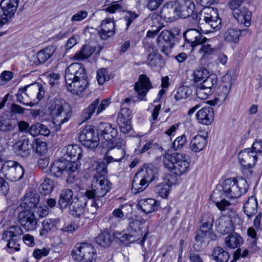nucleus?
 <instances>
[{
    "mask_svg": "<svg viewBox=\"0 0 262 262\" xmlns=\"http://www.w3.org/2000/svg\"><path fill=\"white\" fill-rule=\"evenodd\" d=\"M248 188V183L244 179L239 180L235 178L227 179L225 180L223 184V193L228 199L237 198L245 193Z\"/></svg>",
    "mask_w": 262,
    "mask_h": 262,
    "instance_id": "0eeeda50",
    "label": "nucleus"
},
{
    "mask_svg": "<svg viewBox=\"0 0 262 262\" xmlns=\"http://www.w3.org/2000/svg\"><path fill=\"white\" fill-rule=\"evenodd\" d=\"M233 14L238 24L244 25L246 27L250 26L252 13L247 8L243 7L240 9H235Z\"/></svg>",
    "mask_w": 262,
    "mask_h": 262,
    "instance_id": "473e14b6",
    "label": "nucleus"
},
{
    "mask_svg": "<svg viewBox=\"0 0 262 262\" xmlns=\"http://www.w3.org/2000/svg\"><path fill=\"white\" fill-rule=\"evenodd\" d=\"M212 259L216 262H227L229 259V254L223 248L215 247L211 254Z\"/></svg>",
    "mask_w": 262,
    "mask_h": 262,
    "instance_id": "79ce46f5",
    "label": "nucleus"
},
{
    "mask_svg": "<svg viewBox=\"0 0 262 262\" xmlns=\"http://www.w3.org/2000/svg\"><path fill=\"white\" fill-rule=\"evenodd\" d=\"M78 165L76 162L69 160H55L50 167V172L52 175L56 177L61 176H67L68 183H72L78 173Z\"/></svg>",
    "mask_w": 262,
    "mask_h": 262,
    "instance_id": "39448f33",
    "label": "nucleus"
},
{
    "mask_svg": "<svg viewBox=\"0 0 262 262\" xmlns=\"http://www.w3.org/2000/svg\"><path fill=\"white\" fill-rule=\"evenodd\" d=\"M3 239L7 242V250L8 252L14 253L20 250V246L19 243L21 242V238L8 237L7 238H3Z\"/></svg>",
    "mask_w": 262,
    "mask_h": 262,
    "instance_id": "de8ad7c7",
    "label": "nucleus"
},
{
    "mask_svg": "<svg viewBox=\"0 0 262 262\" xmlns=\"http://www.w3.org/2000/svg\"><path fill=\"white\" fill-rule=\"evenodd\" d=\"M39 196L38 193L29 192L21 200L20 206L24 208L25 210H30L34 208L38 203Z\"/></svg>",
    "mask_w": 262,
    "mask_h": 262,
    "instance_id": "c85d7f7f",
    "label": "nucleus"
},
{
    "mask_svg": "<svg viewBox=\"0 0 262 262\" xmlns=\"http://www.w3.org/2000/svg\"><path fill=\"white\" fill-rule=\"evenodd\" d=\"M59 223L58 219H46L42 223V228L40 230L39 234L41 236H46L48 234L53 233L57 230V225Z\"/></svg>",
    "mask_w": 262,
    "mask_h": 262,
    "instance_id": "f704fd0d",
    "label": "nucleus"
},
{
    "mask_svg": "<svg viewBox=\"0 0 262 262\" xmlns=\"http://www.w3.org/2000/svg\"><path fill=\"white\" fill-rule=\"evenodd\" d=\"M45 91L43 86L34 83L20 88L16 95L17 101L25 105L33 106L43 98Z\"/></svg>",
    "mask_w": 262,
    "mask_h": 262,
    "instance_id": "f03ea898",
    "label": "nucleus"
},
{
    "mask_svg": "<svg viewBox=\"0 0 262 262\" xmlns=\"http://www.w3.org/2000/svg\"><path fill=\"white\" fill-rule=\"evenodd\" d=\"M23 234V230L19 226H14L10 228L9 230L4 232L2 238L12 237L16 238H21L20 235Z\"/></svg>",
    "mask_w": 262,
    "mask_h": 262,
    "instance_id": "864d4df0",
    "label": "nucleus"
},
{
    "mask_svg": "<svg viewBox=\"0 0 262 262\" xmlns=\"http://www.w3.org/2000/svg\"><path fill=\"white\" fill-rule=\"evenodd\" d=\"M95 52V49L91 46L84 45L74 56V58L77 60H82L90 57Z\"/></svg>",
    "mask_w": 262,
    "mask_h": 262,
    "instance_id": "49530a36",
    "label": "nucleus"
},
{
    "mask_svg": "<svg viewBox=\"0 0 262 262\" xmlns=\"http://www.w3.org/2000/svg\"><path fill=\"white\" fill-rule=\"evenodd\" d=\"M207 136L203 131L199 132L196 135L192 138L189 144V148L194 152L202 150L206 144Z\"/></svg>",
    "mask_w": 262,
    "mask_h": 262,
    "instance_id": "bb28decb",
    "label": "nucleus"
},
{
    "mask_svg": "<svg viewBox=\"0 0 262 262\" xmlns=\"http://www.w3.org/2000/svg\"><path fill=\"white\" fill-rule=\"evenodd\" d=\"M238 158L241 165L245 169L253 168L257 161V156L254 152H252L251 148L241 150L238 155Z\"/></svg>",
    "mask_w": 262,
    "mask_h": 262,
    "instance_id": "412c9836",
    "label": "nucleus"
},
{
    "mask_svg": "<svg viewBox=\"0 0 262 262\" xmlns=\"http://www.w3.org/2000/svg\"><path fill=\"white\" fill-rule=\"evenodd\" d=\"M39 191L43 195L49 193L53 189V184L50 179L45 180L39 186Z\"/></svg>",
    "mask_w": 262,
    "mask_h": 262,
    "instance_id": "338daca9",
    "label": "nucleus"
},
{
    "mask_svg": "<svg viewBox=\"0 0 262 262\" xmlns=\"http://www.w3.org/2000/svg\"><path fill=\"white\" fill-rule=\"evenodd\" d=\"M139 176L136 173L133 178L132 185V192L134 194H136L142 192L148 186L149 183L139 178Z\"/></svg>",
    "mask_w": 262,
    "mask_h": 262,
    "instance_id": "ea45409f",
    "label": "nucleus"
},
{
    "mask_svg": "<svg viewBox=\"0 0 262 262\" xmlns=\"http://www.w3.org/2000/svg\"><path fill=\"white\" fill-rule=\"evenodd\" d=\"M79 139L84 146L94 149L99 143L98 132L96 133L93 126H86L80 132Z\"/></svg>",
    "mask_w": 262,
    "mask_h": 262,
    "instance_id": "f8f14e48",
    "label": "nucleus"
},
{
    "mask_svg": "<svg viewBox=\"0 0 262 262\" xmlns=\"http://www.w3.org/2000/svg\"><path fill=\"white\" fill-rule=\"evenodd\" d=\"M61 152L64 160L75 162L81 159L82 149L78 145H68L62 148Z\"/></svg>",
    "mask_w": 262,
    "mask_h": 262,
    "instance_id": "5701e85b",
    "label": "nucleus"
},
{
    "mask_svg": "<svg viewBox=\"0 0 262 262\" xmlns=\"http://www.w3.org/2000/svg\"><path fill=\"white\" fill-rule=\"evenodd\" d=\"M86 195L74 198L69 206L70 214L75 217H79L84 213L88 203Z\"/></svg>",
    "mask_w": 262,
    "mask_h": 262,
    "instance_id": "f3484780",
    "label": "nucleus"
},
{
    "mask_svg": "<svg viewBox=\"0 0 262 262\" xmlns=\"http://www.w3.org/2000/svg\"><path fill=\"white\" fill-rule=\"evenodd\" d=\"M142 225L141 221L138 220L133 218L128 219L127 231L133 237V240L138 241L142 237L143 235V231L141 227Z\"/></svg>",
    "mask_w": 262,
    "mask_h": 262,
    "instance_id": "7c9ffc66",
    "label": "nucleus"
},
{
    "mask_svg": "<svg viewBox=\"0 0 262 262\" xmlns=\"http://www.w3.org/2000/svg\"><path fill=\"white\" fill-rule=\"evenodd\" d=\"M217 230L221 234H226L233 232L234 223L228 216H222L217 219L215 223Z\"/></svg>",
    "mask_w": 262,
    "mask_h": 262,
    "instance_id": "b1692460",
    "label": "nucleus"
},
{
    "mask_svg": "<svg viewBox=\"0 0 262 262\" xmlns=\"http://www.w3.org/2000/svg\"><path fill=\"white\" fill-rule=\"evenodd\" d=\"M194 86L196 87V96L200 99H206L211 93V90H208V89L203 87L202 85L200 83L199 84H195Z\"/></svg>",
    "mask_w": 262,
    "mask_h": 262,
    "instance_id": "680f3d73",
    "label": "nucleus"
},
{
    "mask_svg": "<svg viewBox=\"0 0 262 262\" xmlns=\"http://www.w3.org/2000/svg\"><path fill=\"white\" fill-rule=\"evenodd\" d=\"M187 139L185 134L178 137L173 142L172 147L174 150H181L187 145Z\"/></svg>",
    "mask_w": 262,
    "mask_h": 262,
    "instance_id": "052dcab7",
    "label": "nucleus"
},
{
    "mask_svg": "<svg viewBox=\"0 0 262 262\" xmlns=\"http://www.w3.org/2000/svg\"><path fill=\"white\" fill-rule=\"evenodd\" d=\"M178 16L174 2H169L165 4L160 11V17L166 21L172 22L177 19Z\"/></svg>",
    "mask_w": 262,
    "mask_h": 262,
    "instance_id": "393cba45",
    "label": "nucleus"
},
{
    "mask_svg": "<svg viewBox=\"0 0 262 262\" xmlns=\"http://www.w3.org/2000/svg\"><path fill=\"white\" fill-rule=\"evenodd\" d=\"M13 78V73L8 71H4L0 76V85H4L6 84L8 81L11 80Z\"/></svg>",
    "mask_w": 262,
    "mask_h": 262,
    "instance_id": "774afa93",
    "label": "nucleus"
},
{
    "mask_svg": "<svg viewBox=\"0 0 262 262\" xmlns=\"http://www.w3.org/2000/svg\"><path fill=\"white\" fill-rule=\"evenodd\" d=\"M124 143V142L123 140H121L120 141H118V146H117L115 144L114 145H108L109 149H114V156L115 157V158L114 159L116 162H120L125 156V150L121 147Z\"/></svg>",
    "mask_w": 262,
    "mask_h": 262,
    "instance_id": "8fccbe9b",
    "label": "nucleus"
},
{
    "mask_svg": "<svg viewBox=\"0 0 262 262\" xmlns=\"http://www.w3.org/2000/svg\"><path fill=\"white\" fill-rule=\"evenodd\" d=\"M244 242L243 238L238 233L231 232L224 239V245L227 249L239 248Z\"/></svg>",
    "mask_w": 262,
    "mask_h": 262,
    "instance_id": "c9c22d12",
    "label": "nucleus"
},
{
    "mask_svg": "<svg viewBox=\"0 0 262 262\" xmlns=\"http://www.w3.org/2000/svg\"><path fill=\"white\" fill-rule=\"evenodd\" d=\"M196 117L200 124L210 125L214 119L213 109L211 107H203L197 112Z\"/></svg>",
    "mask_w": 262,
    "mask_h": 262,
    "instance_id": "cd10ccee",
    "label": "nucleus"
},
{
    "mask_svg": "<svg viewBox=\"0 0 262 262\" xmlns=\"http://www.w3.org/2000/svg\"><path fill=\"white\" fill-rule=\"evenodd\" d=\"M71 254L76 262H95L97 258L96 249L88 243L75 247Z\"/></svg>",
    "mask_w": 262,
    "mask_h": 262,
    "instance_id": "6e6552de",
    "label": "nucleus"
},
{
    "mask_svg": "<svg viewBox=\"0 0 262 262\" xmlns=\"http://www.w3.org/2000/svg\"><path fill=\"white\" fill-rule=\"evenodd\" d=\"M155 191L161 197L166 198L168 196L169 192V186L165 183H161L156 186Z\"/></svg>",
    "mask_w": 262,
    "mask_h": 262,
    "instance_id": "e2e57ef3",
    "label": "nucleus"
},
{
    "mask_svg": "<svg viewBox=\"0 0 262 262\" xmlns=\"http://www.w3.org/2000/svg\"><path fill=\"white\" fill-rule=\"evenodd\" d=\"M115 25L113 17H108L103 20L97 28L100 38L103 40H107L113 36L115 33Z\"/></svg>",
    "mask_w": 262,
    "mask_h": 262,
    "instance_id": "aec40b11",
    "label": "nucleus"
},
{
    "mask_svg": "<svg viewBox=\"0 0 262 262\" xmlns=\"http://www.w3.org/2000/svg\"><path fill=\"white\" fill-rule=\"evenodd\" d=\"M23 167L14 161H7L4 163L3 173L6 178L11 181L21 180L24 175Z\"/></svg>",
    "mask_w": 262,
    "mask_h": 262,
    "instance_id": "9d476101",
    "label": "nucleus"
},
{
    "mask_svg": "<svg viewBox=\"0 0 262 262\" xmlns=\"http://www.w3.org/2000/svg\"><path fill=\"white\" fill-rule=\"evenodd\" d=\"M174 3L179 17L186 18L193 14L195 9L193 0H177Z\"/></svg>",
    "mask_w": 262,
    "mask_h": 262,
    "instance_id": "4be33fe9",
    "label": "nucleus"
},
{
    "mask_svg": "<svg viewBox=\"0 0 262 262\" xmlns=\"http://www.w3.org/2000/svg\"><path fill=\"white\" fill-rule=\"evenodd\" d=\"M151 88L152 84L149 78L145 74L140 75L138 81L135 84L134 88L140 100H145V96Z\"/></svg>",
    "mask_w": 262,
    "mask_h": 262,
    "instance_id": "6ab92c4d",
    "label": "nucleus"
},
{
    "mask_svg": "<svg viewBox=\"0 0 262 262\" xmlns=\"http://www.w3.org/2000/svg\"><path fill=\"white\" fill-rule=\"evenodd\" d=\"M233 80L230 75L226 74L222 77V82L217 90V94L215 98L219 103L224 102L231 89Z\"/></svg>",
    "mask_w": 262,
    "mask_h": 262,
    "instance_id": "a211bd4d",
    "label": "nucleus"
},
{
    "mask_svg": "<svg viewBox=\"0 0 262 262\" xmlns=\"http://www.w3.org/2000/svg\"><path fill=\"white\" fill-rule=\"evenodd\" d=\"M97 131L100 137L108 142L107 145L115 144L118 146V141L121 140L117 138L118 132L115 125L101 122L98 124Z\"/></svg>",
    "mask_w": 262,
    "mask_h": 262,
    "instance_id": "1a4fd4ad",
    "label": "nucleus"
},
{
    "mask_svg": "<svg viewBox=\"0 0 262 262\" xmlns=\"http://www.w3.org/2000/svg\"><path fill=\"white\" fill-rule=\"evenodd\" d=\"M194 238L200 241L203 240V242L209 244L210 241H215L216 239V235L213 232H208L199 229L195 232Z\"/></svg>",
    "mask_w": 262,
    "mask_h": 262,
    "instance_id": "09e8293b",
    "label": "nucleus"
},
{
    "mask_svg": "<svg viewBox=\"0 0 262 262\" xmlns=\"http://www.w3.org/2000/svg\"><path fill=\"white\" fill-rule=\"evenodd\" d=\"M208 71L204 68H200L193 72L194 85L199 84L208 76Z\"/></svg>",
    "mask_w": 262,
    "mask_h": 262,
    "instance_id": "6e6d98bb",
    "label": "nucleus"
},
{
    "mask_svg": "<svg viewBox=\"0 0 262 262\" xmlns=\"http://www.w3.org/2000/svg\"><path fill=\"white\" fill-rule=\"evenodd\" d=\"M138 208L145 214H149L156 210L159 204L156 200L151 198L143 199L138 201Z\"/></svg>",
    "mask_w": 262,
    "mask_h": 262,
    "instance_id": "72a5a7b5",
    "label": "nucleus"
},
{
    "mask_svg": "<svg viewBox=\"0 0 262 262\" xmlns=\"http://www.w3.org/2000/svg\"><path fill=\"white\" fill-rule=\"evenodd\" d=\"M48 107L57 125L67 122L71 116V108L64 100L57 98L51 99Z\"/></svg>",
    "mask_w": 262,
    "mask_h": 262,
    "instance_id": "423d86ee",
    "label": "nucleus"
},
{
    "mask_svg": "<svg viewBox=\"0 0 262 262\" xmlns=\"http://www.w3.org/2000/svg\"><path fill=\"white\" fill-rule=\"evenodd\" d=\"M65 81L68 91L74 94H81L88 85V80L72 79Z\"/></svg>",
    "mask_w": 262,
    "mask_h": 262,
    "instance_id": "c756f323",
    "label": "nucleus"
},
{
    "mask_svg": "<svg viewBox=\"0 0 262 262\" xmlns=\"http://www.w3.org/2000/svg\"><path fill=\"white\" fill-rule=\"evenodd\" d=\"M55 51V47L50 46L38 52L36 55V58L37 59L36 64H40L45 63L51 57Z\"/></svg>",
    "mask_w": 262,
    "mask_h": 262,
    "instance_id": "58836bf2",
    "label": "nucleus"
},
{
    "mask_svg": "<svg viewBox=\"0 0 262 262\" xmlns=\"http://www.w3.org/2000/svg\"><path fill=\"white\" fill-rule=\"evenodd\" d=\"M73 192L71 189L67 188L62 190L60 193L58 205L61 209L66 208L71 203L73 199Z\"/></svg>",
    "mask_w": 262,
    "mask_h": 262,
    "instance_id": "a19ab883",
    "label": "nucleus"
},
{
    "mask_svg": "<svg viewBox=\"0 0 262 262\" xmlns=\"http://www.w3.org/2000/svg\"><path fill=\"white\" fill-rule=\"evenodd\" d=\"M248 29L237 30L230 28L227 29L223 34V37L225 41L236 43L239 41V36L244 32H247Z\"/></svg>",
    "mask_w": 262,
    "mask_h": 262,
    "instance_id": "e433bc0d",
    "label": "nucleus"
},
{
    "mask_svg": "<svg viewBox=\"0 0 262 262\" xmlns=\"http://www.w3.org/2000/svg\"><path fill=\"white\" fill-rule=\"evenodd\" d=\"M99 104V99H96L83 110L81 115V118L82 120V122L86 121L92 117L95 112Z\"/></svg>",
    "mask_w": 262,
    "mask_h": 262,
    "instance_id": "a18cd8bd",
    "label": "nucleus"
},
{
    "mask_svg": "<svg viewBox=\"0 0 262 262\" xmlns=\"http://www.w3.org/2000/svg\"><path fill=\"white\" fill-rule=\"evenodd\" d=\"M214 0H200V4L204 9L200 13L199 23L206 28V31L209 32L215 31L221 29L222 27L221 19L219 18L216 10L208 7L214 4Z\"/></svg>",
    "mask_w": 262,
    "mask_h": 262,
    "instance_id": "20e7f679",
    "label": "nucleus"
},
{
    "mask_svg": "<svg viewBox=\"0 0 262 262\" xmlns=\"http://www.w3.org/2000/svg\"><path fill=\"white\" fill-rule=\"evenodd\" d=\"M50 134L49 128L40 123H35L31 126V135L33 137L38 135L48 136Z\"/></svg>",
    "mask_w": 262,
    "mask_h": 262,
    "instance_id": "37998d69",
    "label": "nucleus"
},
{
    "mask_svg": "<svg viewBox=\"0 0 262 262\" xmlns=\"http://www.w3.org/2000/svg\"><path fill=\"white\" fill-rule=\"evenodd\" d=\"M183 37L186 43L189 44L193 50L196 46L206 41L207 38L203 37L201 33L196 29H188L183 33Z\"/></svg>",
    "mask_w": 262,
    "mask_h": 262,
    "instance_id": "dca6fc26",
    "label": "nucleus"
},
{
    "mask_svg": "<svg viewBox=\"0 0 262 262\" xmlns=\"http://www.w3.org/2000/svg\"><path fill=\"white\" fill-rule=\"evenodd\" d=\"M258 203L255 196L249 197L244 205V211L249 219L257 212Z\"/></svg>",
    "mask_w": 262,
    "mask_h": 262,
    "instance_id": "4c0bfd02",
    "label": "nucleus"
},
{
    "mask_svg": "<svg viewBox=\"0 0 262 262\" xmlns=\"http://www.w3.org/2000/svg\"><path fill=\"white\" fill-rule=\"evenodd\" d=\"M192 94V90L187 86L181 85L177 91L174 98L177 100L186 99Z\"/></svg>",
    "mask_w": 262,
    "mask_h": 262,
    "instance_id": "13d9d810",
    "label": "nucleus"
},
{
    "mask_svg": "<svg viewBox=\"0 0 262 262\" xmlns=\"http://www.w3.org/2000/svg\"><path fill=\"white\" fill-rule=\"evenodd\" d=\"M32 148L39 155H43L47 151V145L45 142L36 139L32 144Z\"/></svg>",
    "mask_w": 262,
    "mask_h": 262,
    "instance_id": "bf43d9fd",
    "label": "nucleus"
},
{
    "mask_svg": "<svg viewBox=\"0 0 262 262\" xmlns=\"http://www.w3.org/2000/svg\"><path fill=\"white\" fill-rule=\"evenodd\" d=\"M130 120L128 119L118 118V124L120 126L121 132L123 133L127 134L132 129Z\"/></svg>",
    "mask_w": 262,
    "mask_h": 262,
    "instance_id": "0e129e2a",
    "label": "nucleus"
},
{
    "mask_svg": "<svg viewBox=\"0 0 262 262\" xmlns=\"http://www.w3.org/2000/svg\"><path fill=\"white\" fill-rule=\"evenodd\" d=\"M29 142L28 139L17 141L13 146L14 151L16 154L23 158L28 157L30 155L32 147V144Z\"/></svg>",
    "mask_w": 262,
    "mask_h": 262,
    "instance_id": "2f4dec72",
    "label": "nucleus"
},
{
    "mask_svg": "<svg viewBox=\"0 0 262 262\" xmlns=\"http://www.w3.org/2000/svg\"><path fill=\"white\" fill-rule=\"evenodd\" d=\"M110 76L108 75V72L105 68L99 69L97 72V80L98 83L101 85L106 81L109 80Z\"/></svg>",
    "mask_w": 262,
    "mask_h": 262,
    "instance_id": "69168bd1",
    "label": "nucleus"
},
{
    "mask_svg": "<svg viewBox=\"0 0 262 262\" xmlns=\"http://www.w3.org/2000/svg\"><path fill=\"white\" fill-rule=\"evenodd\" d=\"M163 164L170 172L177 176H181L190 170V159L185 154H167L163 158Z\"/></svg>",
    "mask_w": 262,
    "mask_h": 262,
    "instance_id": "7ed1b4c3",
    "label": "nucleus"
},
{
    "mask_svg": "<svg viewBox=\"0 0 262 262\" xmlns=\"http://www.w3.org/2000/svg\"><path fill=\"white\" fill-rule=\"evenodd\" d=\"M217 77L216 75H211L208 76L204 80L200 83L203 87L211 90V92L215 91V88L217 84Z\"/></svg>",
    "mask_w": 262,
    "mask_h": 262,
    "instance_id": "3c124183",
    "label": "nucleus"
},
{
    "mask_svg": "<svg viewBox=\"0 0 262 262\" xmlns=\"http://www.w3.org/2000/svg\"><path fill=\"white\" fill-rule=\"evenodd\" d=\"M93 181L91 190L85 194L88 198H102L111 190L112 183L105 178L107 173V165L104 162H94L91 167Z\"/></svg>",
    "mask_w": 262,
    "mask_h": 262,
    "instance_id": "f257e3e1",
    "label": "nucleus"
},
{
    "mask_svg": "<svg viewBox=\"0 0 262 262\" xmlns=\"http://www.w3.org/2000/svg\"><path fill=\"white\" fill-rule=\"evenodd\" d=\"M64 78L65 80H88L84 66L81 63L77 62L71 64L67 68Z\"/></svg>",
    "mask_w": 262,
    "mask_h": 262,
    "instance_id": "4468645a",
    "label": "nucleus"
},
{
    "mask_svg": "<svg viewBox=\"0 0 262 262\" xmlns=\"http://www.w3.org/2000/svg\"><path fill=\"white\" fill-rule=\"evenodd\" d=\"M136 173L150 183L157 177L158 169L151 164H144Z\"/></svg>",
    "mask_w": 262,
    "mask_h": 262,
    "instance_id": "a878e982",
    "label": "nucleus"
},
{
    "mask_svg": "<svg viewBox=\"0 0 262 262\" xmlns=\"http://www.w3.org/2000/svg\"><path fill=\"white\" fill-rule=\"evenodd\" d=\"M114 240L113 236L107 231H103L101 232L96 238V242L99 245L104 247H109L113 241Z\"/></svg>",
    "mask_w": 262,
    "mask_h": 262,
    "instance_id": "c03bdc74",
    "label": "nucleus"
},
{
    "mask_svg": "<svg viewBox=\"0 0 262 262\" xmlns=\"http://www.w3.org/2000/svg\"><path fill=\"white\" fill-rule=\"evenodd\" d=\"M113 238L116 242H121L124 243L127 241L133 242L136 240H133V237L131 236V234L128 232V233L124 231L118 232L116 231L113 233Z\"/></svg>",
    "mask_w": 262,
    "mask_h": 262,
    "instance_id": "5fc2aeb1",
    "label": "nucleus"
},
{
    "mask_svg": "<svg viewBox=\"0 0 262 262\" xmlns=\"http://www.w3.org/2000/svg\"><path fill=\"white\" fill-rule=\"evenodd\" d=\"M131 209V207L127 205H121L119 208L115 209L112 213V217L110 218V221H112L114 218L117 219L118 221H121L124 220V212L126 210V208Z\"/></svg>",
    "mask_w": 262,
    "mask_h": 262,
    "instance_id": "4d7b16f0",
    "label": "nucleus"
},
{
    "mask_svg": "<svg viewBox=\"0 0 262 262\" xmlns=\"http://www.w3.org/2000/svg\"><path fill=\"white\" fill-rule=\"evenodd\" d=\"M174 36L170 31L163 30L157 37V45L161 51L168 56L174 44Z\"/></svg>",
    "mask_w": 262,
    "mask_h": 262,
    "instance_id": "ddd939ff",
    "label": "nucleus"
},
{
    "mask_svg": "<svg viewBox=\"0 0 262 262\" xmlns=\"http://www.w3.org/2000/svg\"><path fill=\"white\" fill-rule=\"evenodd\" d=\"M16 126V122L11 119H3L0 120V130L2 132H11Z\"/></svg>",
    "mask_w": 262,
    "mask_h": 262,
    "instance_id": "603ef678",
    "label": "nucleus"
},
{
    "mask_svg": "<svg viewBox=\"0 0 262 262\" xmlns=\"http://www.w3.org/2000/svg\"><path fill=\"white\" fill-rule=\"evenodd\" d=\"M18 0H2L0 3V27L8 24L14 16Z\"/></svg>",
    "mask_w": 262,
    "mask_h": 262,
    "instance_id": "9b49d317",
    "label": "nucleus"
},
{
    "mask_svg": "<svg viewBox=\"0 0 262 262\" xmlns=\"http://www.w3.org/2000/svg\"><path fill=\"white\" fill-rule=\"evenodd\" d=\"M18 222L27 231L35 230L37 226V220L34 213L30 210H24L18 215Z\"/></svg>",
    "mask_w": 262,
    "mask_h": 262,
    "instance_id": "2eb2a0df",
    "label": "nucleus"
}]
</instances>
